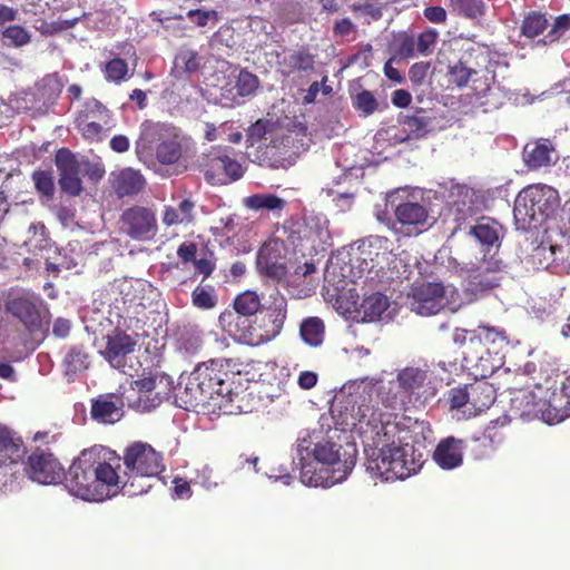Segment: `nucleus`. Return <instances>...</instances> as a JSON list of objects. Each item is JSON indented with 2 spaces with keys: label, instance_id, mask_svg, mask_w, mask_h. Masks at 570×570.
Wrapping results in <instances>:
<instances>
[{
  "label": "nucleus",
  "instance_id": "f257e3e1",
  "mask_svg": "<svg viewBox=\"0 0 570 570\" xmlns=\"http://www.w3.org/2000/svg\"><path fill=\"white\" fill-rule=\"evenodd\" d=\"M119 461L120 458L105 446L85 449L65 471L62 480L72 495L86 501H104L120 488Z\"/></svg>",
  "mask_w": 570,
  "mask_h": 570
},
{
  "label": "nucleus",
  "instance_id": "f03ea898",
  "mask_svg": "<svg viewBox=\"0 0 570 570\" xmlns=\"http://www.w3.org/2000/svg\"><path fill=\"white\" fill-rule=\"evenodd\" d=\"M411 436L409 425L387 424L375 442L379 453L376 458L368 459L367 470L386 482L404 480L416 473L421 462L415 459Z\"/></svg>",
  "mask_w": 570,
  "mask_h": 570
},
{
  "label": "nucleus",
  "instance_id": "7ed1b4c3",
  "mask_svg": "<svg viewBox=\"0 0 570 570\" xmlns=\"http://www.w3.org/2000/svg\"><path fill=\"white\" fill-rule=\"evenodd\" d=\"M122 461L125 471L120 484L129 495L142 494L150 488V484H136L137 480L157 478L165 470L161 453L141 441L132 442L124 450Z\"/></svg>",
  "mask_w": 570,
  "mask_h": 570
},
{
  "label": "nucleus",
  "instance_id": "20e7f679",
  "mask_svg": "<svg viewBox=\"0 0 570 570\" xmlns=\"http://www.w3.org/2000/svg\"><path fill=\"white\" fill-rule=\"evenodd\" d=\"M287 317V302L284 297L275 298L268 306L246 321L228 335L235 341L249 346H259L274 340L283 330Z\"/></svg>",
  "mask_w": 570,
  "mask_h": 570
},
{
  "label": "nucleus",
  "instance_id": "39448f33",
  "mask_svg": "<svg viewBox=\"0 0 570 570\" xmlns=\"http://www.w3.org/2000/svg\"><path fill=\"white\" fill-rule=\"evenodd\" d=\"M340 412L341 424L351 428L375 445L377 439L385 432L387 424L407 425V419L395 413H384L365 397L357 405L353 404L348 412Z\"/></svg>",
  "mask_w": 570,
  "mask_h": 570
},
{
  "label": "nucleus",
  "instance_id": "423d86ee",
  "mask_svg": "<svg viewBox=\"0 0 570 570\" xmlns=\"http://www.w3.org/2000/svg\"><path fill=\"white\" fill-rule=\"evenodd\" d=\"M4 308L32 337H42L48 332L49 311L39 295L27 291L10 293L4 301Z\"/></svg>",
  "mask_w": 570,
  "mask_h": 570
},
{
  "label": "nucleus",
  "instance_id": "0eeeda50",
  "mask_svg": "<svg viewBox=\"0 0 570 570\" xmlns=\"http://www.w3.org/2000/svg\"><path fill=\"white\" fill-rule=\"evenodd\" d=\"M195 167L213 186L236 181L244 175L242 165L233 157L232 148L227 146H212L196 157Z\"/></svg>",
  "mask_w": 570,
  "mask_h": 570
},
{
  "label": "nucleus",
  "instance_id": "6e6552de",
  "mask_svg": "<svg viewBox=\"0 0 570 570\" xmlns=\"http://www.w3.org/2000/svg\"><path fill=\"white\" fill-rule=\"evenodd\" d=\"M189 390L199 394V401L226 397L232 393L227 364L222 360H209L198 364L189 377Z\"/></svg>",
  "mask_w": 570,
  "mask_h": 570
},
{
  "label": "nucleus",
  "instance_id": "1a4fd4ad",
  "mask_svg": "<svg viewBox=\"0 0 570 570\" xmlns=\"http://www.w3.org/2000/svg\"><path fill=\"white\" fill-rule=\"evenodd\" d=\"M557 204V189L543 184L530 185L518 194L513 214L517 219L531 222L537 215L548 216Z\"/></svg>",
  "mask_w": 570,
  "mask_h": 570
},
{
  "label": "nucleus",
  "instance_id": "9d476101",
  "mask_svg": "<svg viewBox=\"0 0 570 570\" xmlns=\"http://www.w3.org/2000/svg\"><path fill=\"white\" fill-rule=\"evenodd\" d=\"M155 146L156 159L164 165H174L181 157V144L176 137L163 138L159 124L146 121L142 124L141 132L136 141V154L141 159L151 154Z\"/></svg>",
  "mask_w": 570,
  "mask_h": 570
},
{
  "label": "nucleus",
  "instance_id": "9b49d317",
  "mask_svg": "<svg viewBox=\"0 0 570 570\" xmlns=\"http://www.w3.org/2000/svg\"><path fill=\"white\" fill-rule=\"evenodd\" d=\"M135 389L140 393L139 406L150 410L159 405L163 397L168 396L173 389V380L158 368L144 370L141 377L134 381Z\"/></svg>",
  "mask_w": 570,
  "mask_h": 570
},
{
  "label": "nucleus",
  "instance_id": "f8f14e48",
  "mask_svg": "<svg viewBox=\"0 0 570 570\" xmlns=\"http://www.w3.org/2000/svg\"><path fill=\"white\" fill-rule=\"evenodd\" d=\"M266 306H263L259 295L254 291L238 294L233 302V309H225L218 317L220 328L227 334L237 331L250 317L255 316Z\"/></svg>",
  "mask_w": 570,
  "mask_h": 570
},
{
  "label": "nucleus",
  "instance_id": "ddd939ff",
  "mask_svg": "<svg viewBox=\"0 0 570 570\" xmlns=\"http://www.w3.org/2000/svg\"><path fill=\"white\" fill-rule=\"evenodd\" d=\"M26 472L32 481L41 484H58L65 475V469L55 454L41 449H36L28 456Z\"/></svg>",
  "mask_w": 570,
  "mask_h": 570
},
{
  "label": "nucleus",
  "instance_id": "4468645a",
  "mask_svg": "<svg viewBox=\"0 0 570 570\" xmlns=\"http://www.w3.org/2000/svg\"><path fill=\"white\" fill-rule=\"evenodd\" d=\"M395 222L391 229L406 237L417 236L429 227V212L420 203L404 202L394 210Z\"/></svg>",
  "mask_w": 570,
  "mask_h": 570
},
{
  "label": "nucleus",
  "instance_id": "2eb2a0df",
  "mask_svg": "<svg viewBox=\"0 0 570 570\" xmlns=\"http://www.w3.org/2000/svg\"><path fill=\"white\" fill-rule=\"evenodd\" d=\"M120 223L124 233L137 240L154 238L158 227L154 210L144 206H132L124 210Z\"/></svg>",
  "mask_w": 570,
  "mask_h": 570
},
{
  "label": "nucleus",
  "instance_id": "dca6fc26",
  "mask_svg": "<svg viewBox=\"0 0 570 570\" xmlns=\"http://www.w3.org/2000/svg\"><path fill=\"white\" fill-rule=\"evenodd\" d=\"M411 309L419 315L438 314L445 306V288L442 283L422 282L411 288Z\"/></svg>",
  "mask_w": 570,
  "mask_h": 570
},
{
  "label": "nucleus",
  "instance_id": "f3484780",
  "mask_svg": "<svg viewBox=\"0 0 570 570\" xmlns=\"http://www.w3.org/2000/svg\"><path fill=\"white\" fill-rule=\"evenodd\" d=\"M396 380L400 387L411 400L413 399L414 403L417 405H424L436 394L435 387L431 384L428 370L416 366H406L399 371Z\"/></svg>",
  "mask_w": 570,
  "mask_h": 570
},
{
  "label": "nucleus",
  "instance_id": "a211bd4d",
  "mask_svg": "<svg viewBox=\"0 0 570 570\" xmlns=\"http://www.w3.org/2000/svg\"><path fill=\"white\" fill-rule=\"evenodd\" d=\"M286 245L279 238L266 240L257 253V267L261 273L274 279H282L286 273Z\"/></svg>",
  "mask_w": 570,
  "mask_h": 570
},
{
  "label": "nucleus",
  "instance_id": "6ab92c4d",
  "mask_svg": "<svg viewBox=\"0 0 570 570\" xmlns=\"http://www.w3.org/2000/svg\"><path fill=\"white\" fill-rule=\"evenodd\" d=\"M56 166L59 171V186L69 196H79L82 191L80 179L81 164L67 148H60L56 154Z\"/></svg>",
  "mask_w": 570,
  "mask_h": 570
},
{
  "label": "nucleus",
  "instance_id": "aec40b11",
  "mask_svg": "<svg viewBox=\"0 0 570 570\" xmlns=\"http://www.w3.org/2000/svg\"><path fill=\"white\" fill-rule=\"evenodd\" d=\"M135 346L136 341L130 335L121 331H115L111 335L107 336V344L102 355L114 368L119 370L126 375L134 376L130 372L134 366L127 364V358L135 351Z\"/></svg>",
  "mask_w": 570,
  "mask_h": 570
},
{
  "label": "nucleus",
  "instance_id": "412c9836",
  "mask_svg": "<svg viewBox=\"0 0 570 570\" xmlns=\"http://www.w3.org/2000/svg\"><path fill=\"white\" fill-rule=\"evenodd\" d=\"M357 449L354 443H346L343 452V460L336 464H320L317 468V478L322 483L317 487L331 488L344 480L352 472L356 462Z\"/></svg>",
  "mask_w": 570,
  "mask_h": 570
},
{
  "label": "nucleus",
  "instance_id": "4be33fe9",
  "mask_svg": "<svg viewBox=\"0 0 570 570\" xmlns=\"http://www.w3.org/2000/svg\"><path fill=\"white\" fill-rule=\"evenodd\" d=\"M503 262L495 254L487 257L471 272L470 284L475 291H487L499 286L502 279Z\"/></svg>",
  "mask_w": 570,
  "mask_h": 570
},
{
  "label": "nucleus",
  "instance_id": "5701e85b",
  "mask_svg": "<svg viewBox=\"0 0 570 570\" xmlns=\"http://www.w3.org/2000/svg\"><path fill=\"white\" fill-rule=\"evenodd\" d=\"M535 404L532 413H540L541 421L547 424H558L570 416V401L561 389L550 392L548 397L544 396L543 401Z\"/></svg>",
  "mask_w": 570,
  "mask_h": 570
},
{
  "label": "nucleus",
  "instance_id": "b1692460",
  "mask_svg": "<svg viewBox=\"0 0 570 570\" xmlns=\"http://www.w3.org/2000/svg\"><path fill=\"white\" fill-rule=\"evenodd\" d=\"M122 396L115 393L100 394L91 401L90 414L92 420L104 423L114 424L124 415Z\"/></svg>",
  "mask_w": 570,
  "mask_h": 570
},
{
  "label": "nucleus",
  "instance_id": "393cba45",
  "mask_svg": "<svg viewBox=\"0 0 570 570\" xmlns=\"http://www.w3.org/2000/svg\"><path fill=\"white\" fill-rule=\"evenodd\" d=\"M465 441L454 436L442 439L434 452V462L443 470H453L462 465Z\"/></svg>",
  "mask_w": 570,
  "mask_h": 570
},
{
  "label": "nucleus",
  "instance_id": "a878e982",
  "mask_svg": "<svg viewBox=\"0 0 570 570\" xmlns=\"http://www.w3.org/2000/svg\"><path fill=\"white\" fill-rule=\"evenodd\" d=\"M470 406L469 411H464L463 415L470 417L490 409L497 399V391L493 384L487 381H475L469 384Z\"/></svg>",
  "mask_w": 570,
  "mask_h": 570
},
{
  "label": "nucleus",
  "instance_id": "bb28decb",
  "mask_svg": "<svg viewBox=\"0 0 570 570\" xmlns=\"http://www.w3.org/2000/svg\"><path fill=\"white\" fill-rule=\"evenodd\" d=\"M26 449L20 436L0 424V466L14 464L22 459Z\"/></svg>",
  "mask_w": 570,
  "mask_h": 570
},
{
  "label": "nucleus",
  "instance_id": "cd10ccee",
  "mask_svg": "<svg viewBox=\"0 0 570 570\" xmlns=\"http://www.w3.org/2000/svg\"><path fill=\"white\" fill-rule=\"evenodd\" d=\"M361 259L372 263L371 268L379 265L391 253V242L387 237L371 235L358 246Z\"/></svg>",
  "mask_w": 570,
  "mask_h": 570
},
{
  "label": "nucleus",
  "instance_id": "c85d7f7f",
  "mask_svg": "<svg viewBox=\"0 0 570 570\" xmlns=\"http://www.w3.org/2000/svg\"><path fill=\"white\" fill-rule=\"evenodd\" d=\"M145 178L139 170L125 168L112 180V188L119 197L138 194L145 186Z\"/></svg>",
  "mask_w": 570,
  "mask_h": 570
},
{
  "label": "nucleus",
  "instance_id": "c756f323",
  "mask_svg": "<svg viewBox=\"0 0 570 570\" xmlns=\"http://www.w3.org/2000/svg\"><path fill=\"white\" fill-rule=\"evenodd\" d=\"M305 453L321 464H336L342 462L345 445H337L328 440L313 444L306 441L304 443Z\"/></svg>",
  "mask_w": 570,
  "mask_h": 570
},
{
  "label": "nucleus",
  "instance_id": "7c9ffc66",
  "mask_svg": "<svg viewBox=\"0 0 570 570\" xmlns=\"http://www.w3.org/2000/svg\"><path fill=\"white\" fill-rule=\"evenodd\" d=\"M554 149L552 145L546 140L543 142H529L523 149V159L529 168L538 169L551 165L552 154Z\"/></svg>",
  "mask_w": 570,
  "mask_h": 570
},
{
  "label": "nucleus",
  "instance_id": "2f4dec72",
  "mask_svg": "<svg viewBox=\"0 0 570 570\" xmlns=\"http://www.w3.org/2000/svg\"><path fill=\"white\" fill-rule=\"evenodd\" d=\"M304 443H306V440L298 443L294 463L299 469L301 481L305 485L317 488V483H322V481H320L321 479L317 478V468L321 463L312 459L308 453L304 452Z\"/></svg>",
  "mask_w": 570,
  "mask_h": 570
},
{
  "label": "nucleus",
  "instance_id": "473e14b6",
  "mask_svg": "<svg viewBox=\"0 0 570 570\" xmlns=\"http://www.w3.org/2000/svg\"><path fill=\"white\" fill-rule=\"evenodd\" d=\"M244 205L246 208L254 212L266 210L279 216L281 213L286 208L287 202L277 195L263 193L246 197L244 199Z\"/></svg>",
  "mask_w": 570,
  "mask_h": 570
},
{
  "label": "nucleus",
  "instance_id": "72a5a7b5",
  "mask_svg": "<svg viewBox=\"0 0 570 570\" xmlns=\"http://www.w3.org/2000/svg\"><path fill=\"white\" fill-rule=\"evenodd\" d=\"M276 62L283 69V73L289 75L296 70L306 71L313 69L314 57L306 49L291 52L288 56L276 53Z\"/></svg>",
  "mask_w": 570,
  "mask_h": 570
},
{
  "label": "nucleus",
  "instance_id": "f704fd0d",
  "mask_svg": "<svg viewBox=\"0 0 570 570\" xmlns=\"http://www.w3.org/2000/svg\"><path fill=\"white\" fill-rule=\"evenodd\" d=\"M464 361L474 368L475 375L491 376L499 367V363L491 358L490 352L481 347V351L470 350L465 352Z\"/></svg>",
  "mask_w": 570,
  "mask_h": 570
},
{
  "label": "nucleus",
  "instance_id": "c9c22d12",
  "mask_svg": "<svg viewBox=\"0 0 570 570\" xmlns=\"http://www.w3.org/2000/svg\"><path fill=\"white\" fill-rule=\"evenodd\" d=\"M500 232L501 226L494 220L482 219L476 225L470 227V234L483 246H487L488 252H490L492 247L499 248Z\"/></svg>",
  "mask_w": 570,
  "mask_h": 570
},
{
  "label": "nucleus",
  "instance_id": "e433bc0d",
  "mask_svg": "<svg viewBox=\"0 0 570 570\" xmlns=\"http://www.w3.org/2000/svg\"><path fill=\"white\" fill-rule=\"evenodd\" d=\"M550 19L547 12L530 11L524 14L521 23V35L529 39H534L547 30Z\"/></svg>",
  "mask_w": 570,
  "mask_h": 570
},
{
  "label": "nucleus",
  "instance_id": "4c0bfd02",
  "mask_svg": "<svg viewBox=\"0 0 570 570\" xmlns=\"http://www.w3.org/2000/svg\"><path fill=\"white\" fill-rule=\"evenodd\" d=\"M195 204L189 199H183L177 207L167 206L164 210L163 223L167 226L189 224L194 219Z\"/></svg>",
  "mask_w": 570,
  "mask_h": 570
},
{
  "label": "nucleus",
  "instance_id": "58836bf2",
  "mask_svg": "<svg viewBox=\"0 0 570 570\" xmlns=\"http://www.w3.org/2000/svg\"><path fill=\"white\" fill-rule=\"evenodd\" d=\"M325 325L320 317H307L299 326L302 340L313 347H317L323 343Z\"/></svg>",
  "mask_w": 570,
  "mask_h": 570
},
{
  "label": "nucleus",
  "instance_id": "ea45409f",
  "mask_svg": "<svg viewBox=\"0 0 570 570\" xmlns=\"http://www.w3.org/2000/svg\"><path fill=\"white\" fill-rule=\"evenodd\" d=\"M117 286L124 304L141 305L146 282L139 278H122Z\"/></svg>",
  "mask_w": 570,
  "mask_h": 570
},
{
  "label": "nucleus",
  "instance_id": "a19ab883",
  "mask_svg": "<svg viewBox=\"0 0 570 570\" xmlns=\"http://www.w3.org/2000/svg\"><path fill=\"white\" fill-rule=\"evenodd\" d=\"M389 306L390 302L386 295L382 293H373L365 297L361 304L363 320L366 322L379 320Z\"/></svg>",
  "mask_w": 570,
  "mask_h": 570
},
{
  "label": "nucleus",
  "instance_id": "79ce46f5",
  "mask_svg": "<svg viewBox=\"0 0 570 570\" xmlns=\"http://www.w3.org/2000/svg\"><path fill=\"white\" fill-rule=\"evenodd\" d=\"M449 7L452 12L471 20H478L487 12L483 0H449Z\"/></svg>",
  "mask_w": 570,
  "mask_h": 570
},
{
  "label": "nucleus",
  "instance_id": "37998d69",
  "mask_svg": "<svg viewBox=\"0 0 570 570\" xmlns=\"http://www.w3.org/2000/svg\"><path fill=\"white\" fill-rule=\"evenodd\" d=\"M475 214L474 207L472 206V202L470 200H455L451 204L449 209V215L452 220L455 223V227L453 228V233L461 230L462 225L468 220L472 219Z\"/></svg>",
  "mask_w": 570,
  "mask_h": 570
},
{
  "label": "nucleus",
  "instance_id": "c03bdc74",
  "mask_svg": "<svg viewBox=\"0 0 570 570\" xmlns=\"http://www.w3.org/2000/svg\"><path fill=\"white\" fill-rule=\"evenodd\" d=\"M83 116H87L88 119L101 121L107 128L111 127L110 111L97 99L86 101L83 109L78 112L76 118H85Z\"/></svg>",
  "mask_w": 570,
  "mask_h": 570
},
{
  "label": "nucleus",
  "instance_id": "a18cd8bd",
  "mask_svg": "<svg viewBox=\"0 0 570 570\" xmlns=\"http://www.w3.org/2000/svg\"><path fill=\"white\" fill-rule=\"evenodd\" d=\"M480 342L500 347L509 344V338L503 328L490 325H479L474 331Z\"/></svg>",
  "mask_w": 570,
  "mask_h": 570
},
{
  "label": "nucleus",
  "instance_id": "49530a36",
  "mask_svg": "<svg viewBox=\"0 0 570 570\" xmlns=\"http://www.w3.org/2000/svg\"><path fill=\"white\" fill-rule=\"evenodd\" d=\"M63 83L58 73L46 75L38 83V91L42 99L53 101L62 92Z\"/></svg>",
  "mask_w": 570,
  "mask_h": 570
},
{
  "label": "nucleus",
  "instance_id": "de8ad7c7",
  "mask_svg": "<svg viewBox=\"0 0 570 570\" xmlns=\"http://www.w3.org/2000/svg\"><path fill=\"white\" fill-rule=\"evenodd\" d=\"M352 105L362 116L373 115L379 109V101L370 90L362 89L352 95Z\"/></svg>",
  "mask_w": 570,
  "mask_h": 570
},
{
  "label": "nucleus",
  "instance_id": "09e8293b",
  "mask_svg": "<svg viewBox=\"0 0 570 570\" xmlns=\"http://www.w3.org/2000/svg\"><path fill=\"white\" fill-rule=\"evenodd\" d=\"M218 302L215 288L213 286H196L191 292V303L198 309H212Z\"/></svg>",
  "mask_w": 570,
  "mask_h": 570
},
{
  "label": "nucleus",
  "instance_id": "8fccbe9b",
  "mask_svg": "<svg viewBox=\"0 0 570 570\" xmlns=\"http://www.w3.org/2000/svg\"><path fill=\"white\" fill-rule=\"evenodd\" d=\"M446 401L451 411H469L470 406V392L469 384L459 385L448 391Z\"/></svg>",
  "mask_w": 570,
  "mask_h": 570
},
{
  "label": "nucleus",
  "instance_id": "3c124183",
  "mask_svg": "<svg viewBox=\"0 0 570 570\" xmlns=\"http://www.w3.org/2000/svg\"><path fill=\"white\" fill-rule=\"evenodd\" d=\"M83 117L85 118L75 119L76 128L81 132L82 137L91 141L101 140L102 130L106 125H104L101 121L88 119L87 116Z\"/></svg>",
  "mask_w": 570,
  "mask_h": 570
},
{
  "label": "nucleus",
  "instance_id": "603ef678",
  "mask_svg": "<svg viewBox=\"0 0 570 570\" xmlns=\"http://www.w3.org/2000/svg\"><path fill=\"white\" fill-rule=\"evenodd\" d=\"M568 30H570V13H563L553 19L551 28L539 41L541 43L551 45L557 42Z\"/></svg>",
  "mask_w": 570,
  "mask_h": 570
},
{
  "label": "nucleus",
  "instance_id": "864d4df0",
  "mask_svg": "<svg viewBox=\"0 0 570 570\" xmlns=\"http://www.w3.org/2000/svg\"><path fill=\"white\" fill-rule=\"evenodd\" d=\"M1 39L8 46L23 47L30 42L31 36L22 26L13 24L2 30Z\"/></svg>",
  "mask_w": 570,
  "mask_h": 570
},
{
  "label": "nucleus",
  "instance_id": "5fc2aeb1",
  "mask_svg": "<svg viewBox=\"0 0 570 570\" xmlns=\"http://www.w3.org/2000/svg\"><path fill=\"white\" fill-rule=\"evenodd\" d=\"M65 366L68 373H78L88 368V354L83 348L75 346L65 356Z\"/></svg>",
  "mask_w": 570,
  "mask_h": 570
},
{
  "label": "nucleus",
  "instance_id": "6e6d98bb",
  "mask_svg": "<svg viewBox=\"0 0 570 570\" xmlns=\"http://www.w3.org/2000/svg\"><path fill=\"white\" fill-rule=\"evenodd\" d=\"M544 400V396H539L535 392H524L522 394V397L519 400V399H514L513 402L514 403H519V405H515L518 410H520V416L527 419V420H534V419H539L541 420V414L540 413H532V410H534V405H537L535 403H538V401H543Z\"/></svg>",
  "mask_w": 570,
  "mask_h": 570
},
{
  "label": "nucleus",
  "instance_id": "4d7b16f0",
  "mask_svg": "<svg viewBox=\"0 0 570 570\" xmlns=\"http://www.w3.org/2000/svg\"><path fill=\"white\" fill-rule=\"evenodd\" d=\"M474 75H476V71L465 66L462 61H458L449 68L450 82L460 88L465 87Z\"/></svg>",
  "mask_w": 570,
  "mask_h": 570
},
{
  "label": "nucleus",
  "instance_id": "13d9d810",
  "mask_svg": "<svg viewBox=\"0 0 570 570\" xmlns=\"http://www.w3.org/2000/svg\"><path fill=\"white\" fill-rule=\"evenodd\" d=\"M32 180L36 189L47 198H51L55 194V183L51 171L36 170L32 174Z\"/></svg>",
  "mask_w": 570,
  "mask_h": 570
},
{
  "label": "nucleus",
  "instance_id": "bf43d9fd",
  "mask_svg": "<svg viewBox=\"0 0 570 570\" xmlns=\"http://www.w3.org/2000/svg\"><path fill=\"white\" fill-rule=\"evenodd\" d=\"M259 81L256 75L242 70L236 82L237 92L245 97L253 95L258 88Z\"/></svg>",
  "mask_w": 570,
  "mask_h": 570
},
{
  "label": "nucleus",
  "instance_id": "052dcab7",
  "mask_svg": "<svg viewBox=\"0 0 570 570\" xmlns=\"http://www.w3.org/2000/svg\"><path fill=\"white\" fill-rule=\"evenodd\" d=\"M128 72V65L121 58H114L106 63L105 75L108 80L119 82Z\"/></svg>",
  "mask_w": 570,
  "mask_h": 570
},
{
  "label": "nucleus",
  "instance_id": "680f3d73",
  "mask_svg": "<svg viewBox=\"0 0 570 570\" xmlns=\"http://www.w3.org/2000/svg\"><path fill=\"white\" fill-rule=\"evenodd\" d=\"M430 121L426 117L406 116L403 125L407 128L409 134L415 138L423 137L428 132Z\"/></svg>",
  "mask_w": 570,
  "mask_h": 570
},
{
  "label": "nucleus",
  "instance_id": "e2e57ef3",
  "mask_svg": "<svg viewBox=\"0 0 570 570\" xmlns=\"http://www.w3.org/2000/svg\"><path fill=\"white\" fill-rule=\"evenodd\" d=\"M187 18L195 22L197 27H206L209 21L214 24L219 21V14L216 10L191 9L187 12Z\"/></svg>",
  "mask_w": 570,
  "mask_h": 570
},
{
  "label": "nucleus",
  "instance_id": "0e129e2a",
  "mask_svg": "<svg viewBox=\"0 0 570 570\" xmlns=\"http://www.w3.org/2000/svg\"><path fill=\"white\" fill-rule=\"evenodd\" d=\"M430 70L429 62H416L409 70V78L414 86H422Z\"/></svg>",
  "mask_w": 570,
  "mask_h": 570
},
{
  "label": "nucleus",
  "instance_id": "69168bd1",
  "mask_svg": "<svg viewBox=\"0 0 570 570\" xmlns=\"http://www.w3.org/2000/svg\"><path fill=\"white\" fill-rule=\"evenodd\" d=\"M436 38L438 32L433 30H428L420 33L416 41V50L422 55L430 53L436 41Z\"/></svg>",
  "mask_w": 570,
  "mask_h": 570
},
{
  "label": "nucleus",
  "instance_id": "338daca9",
  "mask_svg": "<svg viewBox=\"0 0 570 570\" xmlns=\"http://www.w3.org/2000/svg\"><path fill=\"white\" fill-rule=\"evenodd\" d=\"M81 173L91 181L97 183L105 176V167L98 163L83 161L81 164Z\"/></svg>",
  "mask_w": 570,
  "mask_h": 570
},
{
  "label": "nucleus",
  "instance_id": "774afa93",
  "mask_svg": "<svg viewBox=\"0 0 570 570\" xmlns=\"http://www.w3.org/2000/svg\"><path fill=\"white\" fill-rule=\"evenodd\" d=\"M416 49V41L413 36L403 35L397 41V53L404 58L414 56Z\"/></svg>",
  "mask_w": 570,
  "mask_h": 570
}]
</instances>
